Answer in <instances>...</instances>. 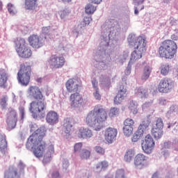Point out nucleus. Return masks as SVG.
Here are the masks:
<instances>
[{
    "mask_svg": "<svg viewBox=\"0 0 178 178\" xmlns=\"http://www.w3.org/2000/svg\"><path fill=\"white\" fill-rule=\"evenodd\" d=\"M28 94L35 99L30 103L29 111L32 113L33 119L44 118V110L47 108L45 97L42 95L41 89L38 86H30L28 89Z\"/></svg>",
    "mask_w": 178,
    "mask_h": 178,
    "instance_id": "nucleus-1",
    "label": "nucleus"
},
{
    "mask_svg": "<svg viewBox=\"0 0 178 178\" xmlns=\"http://www.w3.org/2000/svg\"><path fill=\"white\" fill-rule=\"evenodd\" d=\"M47 130L45 126L42 125L40 129H38L32 135L29 136L26 144L27 149H32L33 155L36 158H41L45 152L47 143L42 141V138L45 137Z\"/></svg>",
    "mask_w": 178,
    "mask_h": 178,
    "instance_id": "nucleus-2",
    "label": "nucleus"
},
{
    "mask_svg": "<svg viewBox=\"0 0 178 178\" xmlns=\"http://www.w3.org/2000/svg\"><path fill=\"white\" fill-rule=\"evenodd\" d=\"M106 119H108L106 109L102 105H97L88 114L85 122L90 127H92L96 131H99L103 127L104 122H106Z\"/></svg>",
    "mask_w": 178,
    "mask_h": 178,
    "instance_id": "nucleus-3",
    "label": "nucleus"
},
{
    "mask_svg": "<svg viewBox=\"0 0 178 178\" xmlns=\"http://www.w3.org/2000/svg\"><path fill=\"white\" fill-rule=\"evenodd\" d=\"M178 37L176 35H171V40H165L163 41L159 47V55L161 58L165 59H173L177 54V41Z\"/></svg>",
    "mask_w": 178,
    "mask_h": 178,
    "instance_id": "nucleus-4",
    "label": "nucleus"
},
{
    "mask_svg": "<svg viewBox=\"0 0 178 178\" xmlns=\"http://www.w3.org/2000/svg\"><path fill=\"white\" fill-rule=\"evenodd\" d=\"M129 43L134 47V51L131 54L130 62H136L138 59L143 58V54H145L147 51V42H145V38L142 36H139L133 42L131 38L128 39Z\"/></svg>",
    "mask_w": 178,
    "mask_h": 178,
    "instance_id": "nucleus-5",
    "label": "nucleus"
},
{
    "mask_svg": "<svg viewBox=\"0 0 178 178\" xmlns=\"http://www.w3.org/2000/svg\"><path fill=\"white\" fill-rule=\"evenodd\" d=\"M15 44L16 52L20 58L29 59L33 55L31 48L29 47V44L24 38H17L15 40Z\"/></svg>",
    "mask_w": 178,
    "mask_h": 178,
    "instance_id": "nucleus-6",
    "label": "nucleus"
},
{
    "mask_svg": "<svg viewBox=\"0 0 178 178\" xmlns=\"http://www.w3.org/2000/svg\"><path fill=\"white\" fill-rule=\"evenodd\" d=\"M31 76V66L26 64H21L17 73V80L22 86H28Z\"/></svg>",
    "mask_w": 178,
    "mask_h": 178,
    "instance_id": "nucleus-7",
    "label": "nucleus"
},
{
    "mask_svg": "<svg viewBox=\"0 0 178 178\" xmlns=\"http://www.w3.org/2000/svg\"><path fill=\"white\" fill-rule=\"evenodd\" d=\"M48 63L51 69H62L66 63V60L63 56L53 54L48 59Z\"/></svg>",
    "mask_w": 178,
    "mask_h": 178,
    "instance_id": "nucleus-8",
    "label": "nucleus"
},
{
    "mask_svg": "<svg viewBox=\"0 0 178 178\" xmlns=\"http://www.w3.org/2000/svg\"><path fill=\"white\" fill-rule=\"evenodd\" d=\"M175 87V82L169 79V78H164L161 79L158 85V90L160 92L163 94H168L172 88Z\"/></svg>",
    "mask_w": 178,
    "mask_h": 178,
    "instance_id": "nucleus-9",
    "label": "nucleus"
},
{
    "mask_svg": "<svg viewBox=\"0 0 178 178\" xmlns=\"http://www.w3.org/2000/svg\"><path fill=\"white\" fill-rule=\"evenodd\" d=\"M141 147L145 154H151L154 151V148H155L154 138L150 134H147L143 140Z\"/></svg>",
    "mask_w": 178,
    "mask_h": 178,
    "instance_id": "nucleus-10",
    "label": "nucleus"
},
{
    "mask_svg": "<svg viewBox=\"0 0 178 178\" xmlns=\"http://www.w3.org/2000/svg\"><path fill=\"white\" fill-rule=\"evenodd\" d=\"M149 127V120H145L142 123L138 126V130L135 132L134 136L131 138V141L133 143H137L143 136H144V132Z\"/></svg>",
    "mask_w": 178,
    "mask_h": 178,
    "instance_id": "nucleus-11",
    "label": "nucleus"
},
{
    "mask_svg": "<svg viewBox=\"0 0 178 178\" xmlns=\"http://www.w3.org/2000/svg\"><path fill=\"white\" fill-rule=\"evenodd\" d=\"M70 102L72 108H79L83 106V104H84V99L80 92H75L72 93L70 97Z\"/></svg>",
    "mask_w": 178,
    "mask_h": 178,
    "instance_id": "nucleus-12",
    "label": "nucleus"
},
{
    "mask_svg": "<svg viewBox=\"0 0 178 178\" xmlns=\"http://www.w3.org/2000/svg\"><path fill=\"white\" fill-rule=\"evenodd\" d=\"M28 41L31 47H32V48H35V49H38V48H41V47L44 45L42 38L38 35H31L28 38Z\"/></svg>",
    "mask_w": 178,
    "mask_h": 178,
    "instance_id": "nucleus-13",
    "label": "nucleus"
},
{
    "mask_svg": "<svg viewBox=\"0 0 178 178\" xmlns=\"http://www.w3.org/2000/svg\"><path fill=\"white\" fill-rule=\"evenodd\" d=\"M8 129H15L17 123V113L15 110H11L8 114L6 120Z\"/></svg>",
    "mask_w": 178,
    "mask_h": 178,
    "instance_id": "nucleus-14",
    "label": "nucleus"
},
{
    "mask_svg": "<svg viewBox=\"0 0 178 178\" xmlns=\"http://www.w3.org/2000/svg\"><path fill=\"white\" fill-rule=\"evenodd\" d=\"M127 97V89L123 85H121L118 89L117 95L114 98V104L119 105Z\"/></svg>",
    "mask_w": 178,
    "mask_h": 178,
    "instance_id": "nucleus-15",
    "label": "nucleus"
},
{
    "mask_svg": "<svg viewBox=\"0 0 178 178\" xmlns=\"http://www.w3.org/2000/svg\"><path fill=\"white\" fill-rule=\"evenodd\" d=\"M65 87L68 92H78L79 87H80V83L79 80L76 79H70L65 83Z\"/></svg>",
    "mask_w": 178,
    "mask_h": 178,
    "instance_id": "nucleus-16",
    "label": "nucleus"
},
{
    "mask_svg": "<svg viewBox=\"0 0 178 178\" xmlns=\"http://www.w3.org/2000/svg\"><path fill=\"white\" fill-rule=\"evenodd\" d=\"M118 136V129L108 127L106 129L104 133L105 140L108 143H112Z\"/></svg>",
    "mask_w": 178,
    "mask_h": 178,
    "instance_id": "nucleus-17",
    "label": "nucleus"
},
{
    "mask_svg": "<svg viewBox=\"0 0 178 178\" xmlns=\"http://www.w3.org/2000/svg\"><path fill=\"white\" fill-rule=\"evenodd\" d=\"M46 122L49 124H56L59 122V115L58 113L50 111L47 113L46 116Z\"/></svg>",
    "mask_w": 178,
    "mask_h": 178,
    "instance_id": "nucleus-18",
    "label": "nucleus"
},
{
    "mask_svg": "<svg viewBox=\"0 0 178 178\" xmlns=\"http://www.w3.org/2000/svg\"><path fill=\"white\" fill-rule=\"evenodd\" d=\"M145 162H147V156L143 154L139 153L135 156L134 163L135 166L138 168V166H144Z\"/></svg>",
    "mask_w": 178,
    "mask_h": 178,
    "instance_id": "nucleus-19",
    "label": "nucleus"
},
{
    "mask_svg": "<svg viewBox=\"0 0 178 178\" xmlns=\"http://www.w3.org/2000/svg\"><path fill=\"white\" fill-rule=\"evenodd\" d=\"M73 120L67 118L64 120V128L63 131L66 136V137H69L70 134H72V127H73V124H72Z\"/></svg>",
    "mask_w": 178,
    "mask_h": 178,
    "instance_id": "nucleus-20",
    "label": "nucleus"
},
{
    "mask_svg": "<svg viewBox=\"0 0 178 178\" xmlns=\"http://www.w3.org/2000/svg\"><path fill=\"white\" fill-rule=\"evenodd\" d=\"M4 178H20V174L17 172V168L10 167L5 172Z\"/></svg>",
    "mask_w": 178,
    "mask_h": 178,
    "instance_id": "nucleus-21",
    "label": "nucleus"
},
{
    "mask_svg": "<svg viewBox=\"0 0 178 178\" xmlns=\"http://www.w3.org/2000/svg\"><path fill=\"white\" fill-rule=\"evenodd\" d=\"M78 137L79 138H91L92 137V131L87 128L81 127L78 132Z\"/></svg>",
    "mask_w": 178,
    "mask_h": 178,
    "instance_id": "nucleus-22",
    "label": "nucleus"
},
{
    "mask_svg": "<svg viewBox=\"0 0 178 178\" xmlns=\"http://www.w3.org/2000/svg\"><path fill=\"white\" fill-rule=\"evenodd\" d=\"M134 95L139 98H147L148 97V90L140 86L134 90Z\"/></svg>",
    "mask_w": 178,
    "mask_h": 178,
    "instance_id": "nucleus-23",
    "label": "nucleus"
},
{
    "mask_svg": "<svg viewBox=\"0 0 178 178\" xmlns=\"http://www.w3.org/2000/svg\"><path fill=\"white\" fill-rule=\"evenodd\" d=\"M8 82V74L5 70H0V88H6Z\"/></svg>",
    "mask_w": 178,
    "mask_h": 178,
    "instance_id": "nucleus-24",
    "label": "nucleus"
},
{
    "mask_svg": "<svg viewBox=\"0 0 178 178\" xmlns=\"http://www.w3.org/2000/svg\"><path fill=\"white\" fill-rule=\"evenodd\" d=\"M8 150V142L6 141V136L0 134V151L3 154Z\"/></svg>",
    "mask_w": 178,
    "mask_h": 178,
    "instance_id": "nucleus-25",
    "label": "nucleus"
},
{
    "mask_svg": "<svg viewBox=\"0 0 178 178\" xmlns=\"http://www.w3.org/2000/svg\"><path fill=\"white\" fill-rule=\"evenodd\" d=\"M134 155H136V152L133 149H129L126 151L125 154L124 156V160L125 162H131L133 158H134Z\"/></svg>",
    "mask_w": 178,
    "mask_h": 178,
    "instance_id": "nucleus-26",
    "label": "nucleus"
},
{
    "mask_svg": "<svg viewBox=\"0 0 178 178\" xmlns=\"http://www.w3.org/2000/svg\"><path fill=\"white\" fill-rule=\"evenodd\" d=\"M38 0H25V8L29 10H34L37 6Z\"/></svg>",
    "mask_w": 178,
    "mask_h": 178,
    "instance_id": "nucleus-27",
    "label": "nucleus"
},
{
    "mask_svg": "<svg viewBox=\"0 0 178 178\" xmlns=\"http://www.w3.org/2000/svg\"><path fill=\"white\" fill-rule=\"evenodd\" d=\"M178 113V106L176 104H172L170 107L169 111L167 112V116L168 118H173L175 115H177Z\"/></svg>",
    "mask_w": 178,
    "mask_h": 178,
    "instance_id": "nucleus-28",
    "label": "nucleus"
},
{
    "mask_svg": "<svg viewBox=\"0 0 178 178\" xmlns=\"http://www.w3.org/2000/svg\"><path fill=\"white\" fill-rule=\"evenodd\" d=\"M152 134L154 138L159 140V138H161L162 136H163V130L157 128H152Z\"/></svg>",
    "mask_w": 178,
    "mask_h": 178,
    "instance_id": "nucleus-29",
    "label": "nucleus"
},
{
    "mask_svg": "<svg viewBox=\"0 0 178 178\" xmlns=\"http://www.w3.org/2000/svg\"><path fill=\"white\" fill-rule=\"evenodd\" d=\"M79 156L83 160L90 159V156H91V151L87 149H83L79 153Z\"/></svg>",
    "mask_w": 178,
    "mask_h": 178,
    "instance_id": "nucleus-30",
    "label": "nucleus"
},
{
    "mask_svg": "<svg viewBox=\"0 0 178 178\" xmlns=\"http://www.w3.org/2000/svg\"><path fill=\"white\" fill-rule=\"evenodd\" d=\"M108 168H109V163L106 161H100L96 165V169H99L103 171L106 170Z\"/></svg>",
    "mask_w": 178,
    "mask_h": 178,
    "instance_id": "nucleus-31",
    "label": "nucleus"
},
{
    "mask_svg": "<svg viewBox=\"0 0 178 178\" xmlns=\"http://www.w3.org/2000/svg\"><path fill=\"white\" fill-rule=\"evenodd\" d=\"M151 74V67L149 66L145 67L143 70V74L142 76L143 80H148L149 79V76Z\"/></svg>",
    "mask_w": 178,
    "mask_h": 178,
    "instance_id": "nucleus-32",
    "label": "nucleus"
},
{
    "mask_svg": "<svg viewBox=\"0 0 178 178\" xmlns=\"http://www.w3.org/2000/svg\"><path fill=\"white\" fill-rule=\"evenodd\" d=\"M95 10H97V7L94 6L92 4H88L85 7V12L88 15H92Z\"/></svg>",
    "mask_w": 178,
    "mask_h": 178,
    "instance_id": "nucleus-33",
    "label": "nucleus"
},
{
    "mask_svg": "<svg viewBox=\"0 0 178 178\" xmlns=\"http://www.w3.org/2000/svg\"><path fill=\"white\" fill-rule=\"evenodd\" d=\"M50 29L51 28L49 26H45L42 28V33L44 35V40H48V38H51Z\"/></svg>",
    "mask_w": 178,
    "mask_h": 178,
    "instance_id": "nucleus-34",
    "label": "nucleus"
},
{
    "mask_svg": "<svg viewBox=\"0 0 178 178\" xmlns=\"http://www.w3.org/2000/svg\"><path fill=\"white\" fill-rule=\"evenodd\" d=\"M163 120H162L161 118H159L156 120V124L154 126H153L152 129H160L163 130Z\"/></svg>",
    "mask_w": 178,
    "mask_h": 178,
    "instance_id": "nucleus-35",
    "label": "nucleus"
},
{
    "mask_svg": "<svg viewBox=\"0 0 178 178\" xmlns=\"http://www.w3.org/2000/svg\"><path fill=\"white\" fill-rule=\"evenodd\" d=\"M115 178H127L124 170L120 169L115 172Z\"/></svg>",
    "mask_w": 178,
    "mask_h": 178,
    "instance_id": "nucleus-36",
    "label": "nucleus"
},
{
    "mask_svg": "<svg viewBox=\"0 0 178 178\" xmlns=\"http://www.w3.org/2000/svg\"><path fill=\"white\" fill-rule=\"evenodd\" d=\"M161 74L163 76H168L169 74V65H163L161 67Z\"/></svg>",
    "mask_w": 178,
    "mask_h": 178,
    "instance_id": "nucleus-37",
    "label": "nucleus"
},
{
    "mask_svg": "<svg viewBox=\"0 0 178 178\" xmlns=\"http://www.w3.org/2000/svg\"><path fill=\"white\" fill-rule=\"evenodd\" d=\"M91 22V18L90 17H85L83 21L79 25L80 29H84L86 26H88Z\"/></svg>",
    "mask_w": 178,
    "mask_h": 178,
    "instance_id": "nucleus-38",
    "label": "nucleus"
},
{
    "mask_svg": "<svg viewBox=\"0 0 178 178\" xmlns=\"http://www.w3.org/2000/svg\"><path fill=\"white\" fill-rule=\"evenodd\" d=\"M134 126V120L131 118H127L124 121V127H131L133 128Z\"/></svg>",
    "mask_w": 178,
    "mask_h": 178,
    "instance_id": "nucleus-39",
    "label": "nucleus"
},
{
    "mask_svg": "<svg viewBox=\"0 0 178 178\" xmlns=\"http://www.w3.org/2000/svg\"><path fill=\"white\" fill-rule=\"evenodd\" d=\"M123 133L124 135L127 137H130L133 134V128L129 127H123Z\"/></svg>",
    "mask_w": 178,
    "mask_h": 178,
    "instance_id": "nucleus-40",
    "label": "nucleus"
},
{
    "mask_svg": "<svg viewBox=\"0 0 178 178\" xmlns=\"http://www.w3.org/2000/svg\"><path fill=\"white\" fill-rule=\"evenodd\" d=\"M92 86L95 88V92L93 93L95 99L101 101V95H99V91L98 90V86L95 85V83L92 82Z\"/></svg>",
    "mask_w": 178,
    "mask_h": 178,
    "instance_id": "nucleus-41",
    "label": "nucleus"
},
{
    "mask_svg": "<svg viewBox=\"0 0 178 178\" xmlns=\"http://www.w3.org/2000/svg\"><path fill=\"white\" fill-rule=\"evenodd\" d=\"M108 115L110 118H115V116H118L119 115V108L116 107L111 108Z\"/></svg>",
    "mask_w": 178,
    "mask_h": 178,
    "instance_id": "nucleus-42",
    "label": "nucleus"
},
{
    "mask_svg": "<svg viewBox=\"0 0 178 178\" xmlns=\"http://www.w3.org/2000/svg\"><path fill=\"white\" fill-rule=\"evenodd\" d=\"M8 10L10 15H16V13H17V11L16 10V8L12 3L8 4Z\"/></svg>",
    "mask_w": 178,
    "mask_h": 178,
    "instance_id": "nucleus-43",
    "label": "nucleus"
},
{
    "mask_svg": "<svg viewBox=\"0 0 178 178\" xmlns=\"http://www.w3.org/2000/svg\"><path fill=\"white\" fill-rule=\"evenodd\" d=\"M95 151L97 154H99V155H104L105 154V149L101 146H96L95 147Z\"/></svg>",
    "mask_w": 178,
    "mask_h": 178,
    "instance_id": "nucleus-44",
    "label": "nucleus"
},
{
    "mask_svg": "<svg viewBox=\"0 0 178 178\" xmlns=\"http://www.w3.org/2000/svg\"><path fill=\"white\" fill-rule=\"evenodd\" d=\"M7 99H8V97H6V96H3L1 97V99H0V105L3 109H5V108H6Z\"/></svg>",
    "mask_w": 178,
    "mask_h": 178,
    "instance_id": "nucleus-45",
    "label": "nucleus"
},
{
    "mask_svg": "<svg viewBox=\"0 0 178 178\" xmlns=\"http://www.w3.org/2000/svg\"><path fill=\"white\" fill-rule=\"evenodd\" d=\"M81 148H83L82 143H76L74 146V152H79V151H81Z\"/></svg>",
    "mask_w": 178,
    "mask_h": 178,
    "instance_id": "nucleus-46",
    "label": "nucleus"
},
{
    "mask_svg": "<svg viewBox=\"0 0 178 178\" xmlns=\"http://www.w3.org/2000/svg\"><path fill=\"white\" fill-rule=\"evenodd\" d=\"M19 111L21 115V119H22V120H23V119H24V107L19 106Z\"/></svg>",
    "mask_w": 178,
    "mask_h": 178,
    "instance_id": "nucleus-47",
    "label": "nucleus"
},
{
    "mask_svg": "<svg viewBox=\"0 0 178 178\" xmlns=\"http://www.w3.org/2000/svg\"><path fill=\"white\" fill-rule=\"evenodd\" d=\"M52 178H62L60 174L58 171H54L51 173Z\"/></svg>",
    "mask_w": 178,
    "mask_h": 178,
    "instance_id": "nucleus-48",
    "label": "nucleus"
},
{
    "mask_svg": "<svg viewBox=\"0 0 178 178\" xmlns=\"http://www.w3.org/2000/svg\"><path fill=\"white\" fill-rule=\"evenodd\" d=\"M29 127L31 129V131H35V129H38V125L37 124H31L29 125Z\"/></svg>",
    "mask_w": 178,
    "mask_h": 178,
    "instance_id": "nucleus-49",
    "label": "nucleus"
},
{
    "mask_svg": "<svg viewBox=\"0 0 178 178\" xmlns=\"http://www.w3.org/2000/svg\"><path fill=\"white\" fill-rule=\"evenodd\" d=\"M68 15H69V11H66L64 10L60 13V18L65 19V17H66V16H67Z\"/></svg>",
    "mask_w": 178,
    "mask_h": 178,
    "instance_id": "nucleus-50",
    "label": "nucleus"
},
{
    "mask_svg": "<svg viewBox=\"0 0 178 178\" xmlns=\"http://www.w3.org/2000/svg\"><path fill=\"white\" fill-rule=\"evenodd\" d=\"M163 148H170L172 147V142L167 141L163 143Z\"/></svg>",
    "mask_w": 178,
    "mask_h": 178,
    "instance_id": "nucleus-51",
    "label": "nucleus"
},
{
    "mask_svg": "<svg viewBox=\"0 0 178 178\" xmlns=\"http://www.w3.org/2000/svg\"><path fill=\"white\" fill-rule=\"evenodd\" d=\"M134 3H136V5H141L143 3H144V1L145 0H133Z\"/></svg>",
    "mask_w": 178,
    "mask_h": 178,
    "instance_id": "nucleus-52",
    "label": "nucleus"
},
{
    "mask_svg": "<svg viewBox=\"0 0 178 178\" xmlns=\"http://www.w3.org/2000/svg\"><path fill=\"white\" fill-rule=\"evenodd\" d=\"M166 104H167L166 99H161L159 100V104H160V105H166Z\"/></svg>",
    "mask_w": 178,
    "mask_h": 178,
    "instance_id": "nucleus-53",
    "label": "nucleus"
},
{
    "mask_svg": "<svg viewBox=\"0 0 178 178\" xmlns=\"http://www.w3.org/2000/svg\"><path fill=\"white\" fill-rule=\"evenodd\" d=\"M90 2H92V3H96L97 5H98V3H101V2L102 1V0H90Z\"/></svg>",
    "mask_w": 178,
    "mask_h": 178,
    "instance_id": "nucleus-54",
    "label": "nucleus"
},
{
    "mask_svg": "<svg viewBox=\"0 0 178 178\" xmlns=\"http://www.w3.org/2000/svg\"><path fill=\"white\" fill-rule=\"evenodd\" d=\"M2 9H3V3L0 0V11L2 10Z\"/></svg>",
    "mask_w": 178,
    "mask_h": 178,
    "instance_id": "nucleus-55",
    "label": "nucleus"
},
{
    "mask_svg": "<svg viewBox=\"0 0 178 178\" xmlns=\"http://www.w3.org/2000/svg\"><path fill=\"white\" fill-rule=\"evenodd\" d=\"M131 67H127V74H130V72H131Z\"/></svg>",
    "mask_w": 178,
    "mask_h": 178,
    "instance_id": "nucleus-56",
    "label": "nucleus"
},
{
    "mask_svg": "<svg viewBox=\"0 0 178 178\" xmlns=\"http://www.w3.org/2000/svg\"><path fill=\"white\" fill-rule=\"evenodd\" d=\"M134 9H135L134 14L135 15H138V9L137 8V7H135Z\"/></svg>",
    "mask_w": 178,
    "mask_h": 178,
    "instance_id": "nucleus-57",
    "label": "nucleus"
},
{
    "mask_svg": "<svg viewBox=\"0 0 178 178\" xmlns=\"http://www.w3.org/2000/svg\"><path fill=\"white\" fill-rule=\"evenodd\" d=\"M104 178H113V177H112L111 175H106V176H104Z\"/></svg>",
    "mask_w": 178,
    "mask_h": 178,
    "instance_id": "nucleus-58",
    "label": "nucleus"
},
{
    "mask_svg": "<svg viewBox=\"0 0 178 178\" xmlns=\"http://www.w3.org/2000/svg\"><path fill=\"white\" fill-rule=\"evenodd\" d=\"M63 2H72V0H62Z\"/></svg>",
    "mask_w": 178,
    "mask_h": 178,
    "instance_id": "nucleus-59",
    "label": "nucleus"
},
{
    "mask_svg": "<svg viewBox=\"0 0 178 178\" xmlns=\"http://www.w3.org/2000/svg\"><path fill=\"white\" fill-rule=\"evenodd\" d=\"M50 148H51V151L54 152V146L53 145H50Z\"/></svg>",
    "mask_w": 178,
    "mask_h": 178,
    "instance_id": "nucleus-60",
    "label": "nucleus"
},
{
    "mask_svg": "<svg viewBox=\"0 0 178 178\" xmlns=\"http://www.w3.org/2000/svg\"><path fill=\"white\" fill-rule=\"evenodd\" d=\"M143 9H144V6H142L140 10H143Z\"/></svg>",
    "mask_w": 178,
    "mask_h": 178,
    "instance_id": "nucleus-61",
    "label": "nucleus"
},
{
    "mask_svg": "<svg viewBox=\"0 0 178 178\" xmlns=\"http://www.w3.org/2000/svg\"><path fill=\"white\" fill-rule=\"evenodd\" d=\"M168 129H170V125H169V126L168 127Z\"/></svg>",
    "mask_w": 178,
    "mask_h": 178,
    "instance_id": "nucleus-62",
    "label": "nucleus"
}]
</instances>
